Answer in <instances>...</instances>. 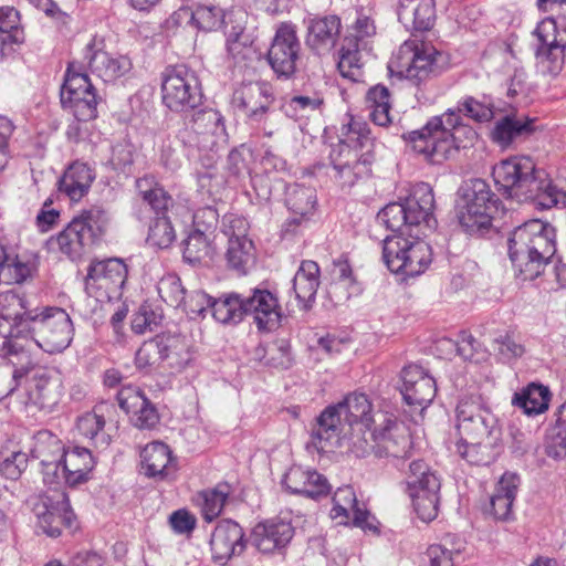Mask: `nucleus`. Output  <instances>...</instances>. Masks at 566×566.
<instances>
[{"label": "nucleus", "instance_id": "f257e3e1", "mask_svg": "<svg viewBox=\"0 0 566 566\" xmlns=\"http://www.w3.org/2000/svg\"><path fill=\"white\" fill-rule=\"evenodd\" d=\"M459 113L480 123L491 120L494 115L491 104L467 97L458 112L449 109L442 116L432 117L421 129L409 132L403 138L428 161L441 164L460 147H467L462 137L472 142L476 136L471 127L461 124Z\"/></svg>", "mask_w": 566, "mask_h": 566}, {"label": "nucleus", "instance_id": "f03ea898", "mask_svg": "<svg viewBox=\"0 0 566 566\" xmlns=\"http://www.w3.org/2000/svg\"><path fill=\"white\" fill-rule=\"evenodd\" d=\"M515 274L523 281L538 277L556 253L555 228L539 219L516 227L507 240Z\"/></svg>", "mask_w": 566, "mask_h": 566}, {"label": "nucleus", "instance_id": "7ed1b4c3", "mask_svg": "<svg viewBox=\"0 0 566 566\" xmlns=\"http://www.w3.org/2000/svg\"><path fill=\"white\" fill-rule=\"evenodd\" d=\"M373 421L371 403L367 396L353 392L321 412L312 424L310 442L318 452H328L340 446L346 426L368 428Z\"/></svg>", "mask_w": 566, "mask_h": 566}, {"label": "nucleus", "instance_id": "20e7f679", "mask_svg": "<svg viewBox=\"0 0 566 566\" xmlns=\"http://www.w3.org/2000/svg\"><path fill=\"white\" fill-rule=\"evenodd\" d=\"M369 144V132L365 125L353 122L345 139L331 153V160L335 170L334 178L343 188H350L357 179L368 176L370 172L371 156L358 150V147L364 148Z\"/></svg>", "mask_w": 566, "mask_h": 566}, {"label": "nucleus", "instance_id": "39448f33", "mask_svg": "<svg viewBox=\"0 0 566 566\" xmlns=\"http://www.w3.org/2000/svg\"><path fill=\"white\" fill-rule=\"evenodd\" d=\"M539 171L531 157L513 156L495 165L492 175L504 196L522 202L537 189Z\"/></svg>", "mask_w": 566, "mask_h": 566}, {"label": "nucleus", "instance_id": "423d86ee", "mask_svg": "<svg viewBox=\"0 0 566 566\" xmlns=\"http://www.w3.org/2000/svg\"><path fill=\"white\" fill-rule=\"evenodd\" d=\"M30 339L46 353H61L73 339L70 315L61 307H44L30 316Z\"/></svg>", "mask_w": 566, "mask_h": 566}, {"label": "nucleus", "instance_id": "0eeeda50", "mask_svg": "<svg viewBox=\"0 0 566 566\" xmlns=\"http://www.w3.org/2000/svg\"><path fill=\"white\" fill-rule=\"evenodd\" d=\"M161 101L175 113L198 107L202 102V92L196 73L185 65L166 69L161 75Z\"/></svg>", "mask_w": 566, "mask_h": 566}, {"label": "nucleus", "instance_id": "6e6552de", "mask_svg": "<svg viewBox=\"0 0 566 566\" xmlns=\"http://www.w3.org/2000/svg\"><path fill=\"white\" fill-rule=\"evenodd\" d=\"M409 495L419 518L426 523L433 521L439 510L440 479L421 460L409 464L407 474Z\"/></svg>", "mask_w": 566, "mask_h": 566}, {"label": "nucleus", "instance_id": "1a4fd4ad", "mask_svg": "<svg viewBox=\"0 0 566 566\" xmlns=\"http://www.w3.org/2000/svg\"><path fill=\"white\" fill-rule=\"evenodd\" d=\"M455 413V427L461 440L501 439L497 418L480 397L461 399Z\"/></svg>", "mask_w": 566, "mask_h": 566}, {"label": "nucleus", "instance_id": "9d476101", "mask_svg": "<svg viewBox=\"0 0 566 566\" xmlns=\"http://www.w3.org/2000/svg\"><path fill=\"white\" fill-rule=\"evenodd\" d=\"M36 311H29L27 300L15 291L0 293V335L13 344L21 343V354L28 350L30 339V316Z\"/></svg>", "mask_w": 566, "mask_h": 566}, {"label": "nucleus", "instance_id": "9b49d317", "mask_svg": "<svg viewBox=\"0 0 566 566\" xmlns=\"http://www.w3.org/2000/svg\"><path fill=\"white\" fill-rule=\"evenodd\" d=\"M249 222L239 216H226L222 221V233L228 238L224 253L227 265L239 275L247 274L255 263V250L248 238Z\"/></svg>", "mask_w": 566, "mask_h": 566}, {"label": "nucleus", "instance_id": "f8f14e48", "mask_svg": "<svg viewBox=\"0 0 566 566\" xmlns=\"http://www.w3.org/2000/svg\"><path fill=\"white\" fill-rule=\"evenodd\" d=\"M226 128L222 116L214 109H201L195 113L179 133L181 142L199 150H213L226 143Z\"/></svg>", "mask_w": 566, "mask_h": 566}, {"label": "nucleus", "instance_id": "ddd939ff", "mask_svg": "<svg viewBox=\"0 0 566 566\" xmlns=\"http://www.w3.org/2000/svg\"><path fill=\"white\" fill-rule=\"evenodd\" d=\"M438 55L433 48L406 41L390 62V69L418 85L436 72Z\"/></svg>", "mask_w": 566, "mask_h": 566}, {"label": "nucleus", "instance_id": "4468645a", "mask_svg": "<svg viewBox=\"0 0 566 566\" xmlns=\"http://www.w3.org/2000/svg\"><path fill=\"white\" fill-rule=\"evenodd\" d=\"M128 269L122 259L93 262L85 277V289L96 298H117L127 280Z\"/></svg>", "mask_w": 566, "mask_h": 566}, {"label": "nucleus", "instance_id": "2eb2a0df", "mask_svg": "<svg viewBox=\"0 0 566 566\" xmlns=\"http://www.w3.org/2000/svg\"><path fill=\"white\" fill-rule=\"evenodd\" d=\"M61 103L77 120L87 122L97 115V98L88 76L70 67L61 88Z\"/></svg>", "mask_w": 566, "mask_h": 566}, {"label": "nucleus", "instance_id": "dca6fc26", "mask_svg": "<svg viewBox=\"0 0 566 566\" xmlns=\"http://www.w3.org/2000/svg\"><path fill=\"white\" fill-rule=\"evenodd\" d=\"M32 511L38 528L51 537H57L63 526H72L74 518L69 499L61 491L35 497L32 502Z\"/></svg>", "mask_w": 566, "mask_h": 566}, {"label": "nucleus", "instance_id": "f3484780", "mask_svg": "<svg viewBox=\"0 0 566 566\" xmlns=\"http://www.w3.org/2000/svg\"><path fill=\"white\" fill-rule=\"evenodd\" d=\"M350 30L349 35L345 36L342 42L337 67L343 77L357 82L363 75L359 42L374 36L376 25L370 17L359 14Z\"/></svg>", "mask_w": 566, "mask_h": 566}, {"label": "nucleus", "instance_id": "a211bd4d", "mask_svg": "<svg viewBox=\"0 0 566 566\" xmlns=\"http://www.w3.org/2000/svg\"><path fill=\"white\" fill-rule=\"evenodd\" d=\"M533 36L538 63L551 74L559 73L565 61L566 34L558 31L555 20L545 18L533 31Z\"/></svg>", "mask_w": 566, "mask_h": 566}, {"label": "nucleus", "instance_id": "6ab92c4d", "mask_svg": "<svg viewBox=\"0 0 566 566\" xmlns=\"http://www.w3.org/2000/svg\"><path fill=\"white\" fill-rule=\"evenodd\" d=\"M403 207L410 228V237L427 235L428 232L436 229L434 196L429 184L419 182L415 185L410 195L405 199Z\"/></svg>", "mask_w": 566, "mask_h": 566}, {"label": "nucleus", "instance_id": "aec40b11", "mask_svg": "<svg viewBox=\"0 0 566 566\" xmlns=\"http://www.w3.org/2000/svg\"><path fill=\"white\" fill-rule=\"evenodd\" d=\"M300 49L296 27L292 23H282L268 52V61L279 76L290 77L294 74Z\"/></svg>", "mask_w": 566, "mask_h": 566}, {"label": "nucleus", "instance_id": "412c9836", "mask_svg": "<svg viewBox=\"0 0 566 566\" xmlns=\"http://www.w3.org/2000/svg\"><path fill=\"white\" fill-rule=\"evenodd\" d=\"M384 422V428L369 433L371 441L375 442V457L392 461L408 458L411 440L407 430L391 419H385Z\"/></svg>", "mask_w": 566, "mask_h": 566}, {"label": "nucleus", "instance_id": "4be33fe9", "mask_svg": "<svg viewBox=\"0 0 566 566\" xmlns=\"http://www.w3.org/2000/svg\"><path fill=\"white\" fill-rule=\"evenodd\" d=\"M212 559L226 564L230 558L241 555L245 547L243 528L234 521L224 518L218 522L210 536Z\"/></svg>", "mask_w": 566, "mask_h": 566}, {"label": "nucleus", "instance_id": "5701e85b", "mask_svg": "<svg viewBox=\"0 0 566 566\" xmlns=\"http://www.w3.org/2000/svg\"><path fill=\"white\" fill-rule=\"evenodd\" d=\"M294 536V527L282 518L258 523L251 532V545L261 554L271 555L284 549Z\"/></svg>", "mask_w": 566, "mask_h": 566}, {"label": "nucleus", "instance_id": "b1692460", "mask_svg": "<svg viewBox=\"0 0 566 566\" xmlns=\"http://www.w3.org/2000/svg\"><path fill=\"white\" fill-rule=\"evenodd\" d=\"M401 395L407 405L423 410L436 396V380L418 365H409L401 371Z\"/></svg>", "mask_w": 566, "mask_h": 566}, {"label": "nucleus", "instance_id": "393cba45", "mask_svg": "<svg viewBox=\"0 0 566 566\" xmlns=\"http://www.w3.org/2000/svg\"><path fill=\"white\" fill-rule=\"evenodd\" d=\"M244 315H251L259 331H273L280 325L281 307L274 294L255 289L251 295H242Z\"/></svg>", "mask_w": 566, "mask_h": 566}, {"label": "nucleus", "instance_id": "a878e982", "mask_svg": "<svg viewBox=\"0 0 566 566\" xmlns=\"http://www.w3.org/2000/svg\"><path fill=\"white\" fill-rule=\"evenodd\" d=\"M63 391L61 375L53 369H35L28 380V402L41 409L54 407Z\"/></svg>", "mask_w": 566, "mask_h": 566}, {"label": "nucleus", "instance_id": "bb28decb", "mask_svg": "<svg viewBox=\"0 0 566 566\" xmlns=\"http://www.w3.org/2000/svg\"><path fill=\"white\" fill-rule=\"evenodd\" d=\"M117 400L119 407L129 415V419L136 428L153 429L159 422L157 409L139 388L123 387L117 394Z\"/></svg>", "mask_w": 566, "mask_h": 566}, {"label": "nucleus", "instance_id": "cd10ccee", "mask_svg": "<svg viewBox=\"0 0 566 566\" xmlns=\"http://www.w3.org/2000/svg\"><path fill=\"white\" fill-rule=\"evenodd\" d=\"M32 452L42 464L43 481L59 484L61 457L65 452L61 440L49 431L39 432Z\"/></svg>", "mask_w": 566, "mask_h": 566}, {"label": "nucleus", "instance_id": "c85d7f7f", "mask_svg": "<svg viewBox=\"0 0 566 566\" xmlns=\"http://www.w3.org/2000/svg\"><path fill=\"white\" fill-rule=\"evenodd\" d=\"M342 29L337 15L311 19L307 24L306 45L317 55H327L335 48Z\"/></svg>", "mask_w": 566, "mask_h": 566}, {"label": "nucleus", "instance_id": "c756f323", "mask_svg": "<svg viewBox=\"0 0 566 566\" xmlns=\"http://www.w3.org/2000/svg\"><path fill=\"white\" fill-rule=\"evenodd\" d=\"M274 103L272 86L266 82L241 84L233 93V104L243 111L248 120Z\"/></svg>", "mask_w": 566, "mask_h": 566}, {"label": "nucleus", "instance_id": "7c9ffc66", "mask_svg": "<svg viewBox=\"0 0 566 566\" xmlns=\"http://www.w3.org/2000/svg\"><path fill=\"white\" fill-rule=\"evenodd\" d=\"M331 517L340 524H347L352 517L354 525L363 530H376L366 510L358 506L355 491L350 486L338 488L333 496Z\"/></svg>", "mask_w": 566, "mask_h": 566}, {"label": "nucleus", "instance_id": "2f4dec72", "mask_svg": "<svg viewBox=\"0 0 566 566\" xmlns=\"http://www.w3.org/2000/svg\"><path fill=\"white\" fill-rule=\"evenodd\" d=\"M88 67L92 73L104 82H113L124 76L132 69V63L126 56H114L102 48H97L95 41L86 46Z\"/></svg>", "mask_w": 566, "mask_h": 566}, {"label": "nucleus", "instance_id": "473e14b6", "mask_svg": "<svg viewBox=\"0 0 566 566\" xmlns=\"http://www.w3.org/2000/svg\"><path fill=\"white\" fill-rule=\"evenodd\" d=\"M283 485L294 494L308 497L326 495L329 491L327 480L316 471L294 465L285 473Z\"/></svg>", "mask_w": 566, "mask_h": 566}, {"label": "nucleus", "instance_id": "72a5a7b5", "mask_svg": "<svg viewBox=\"0 0 566 566\" xmlns=\"http://www.w3.org/2000/svg\"><path fill=\"white\" fill-rule=\"evenodd\" d=\"M94 458L88 449L74 447L65 450L61 457L60 481L73 486L87 480L94 468Z\"/></svg>", "mask_w": 566, "mask_h": 566}, {"label": "nucleus", "instance_id": "f704fd0d", "mask_svg": "<svg viewBox=\"0 0 566 566\" xmlns=\"http://www.w3.org/2000/svg\"><path fill=\"white\" fill-rule=\"evenodd\" d=\"M434 18V0H400L398 19L407 30L427 31Z\"/></svg>", "mask_w": 566, "mask_h": 566}, {"label": "nucleus", "instance_id": "c9c22d12", "mask_svg": "<svg viewBox=\"0 0 566 566\" xmlns=\"http://www.w3.org/2000/svg\"><path fill=\"white\" fill-rule=\"evenodd\" d=\"M518 484L520 478L517 474L511 472L504 473L490 497L486 512L495 520H509L512 515V505L517 493Z\"/></svg>", "mask_w": 566, "mask_h": 566}, {"label": "nucleus", "instance_id": "e433bc0d", "mask_svg": "<svg viewBox=\"0 0 566 566\" xmlns=\"http://www.w3.org/2000/svg\"><path fill=\"white\" fill-rule=\"evenodd\" d=\"M95 177V170L88 164L74 161L61 177L59 189L72 201H78L88 192Z\"/></svg>", "mask_w": 566, "mask_h": 566}, {"label": "nucleus", "instance_id": "4c0bfd02", "mask_svg": "<svg viewBox=\"0 0 566 566\" xmlns=\"http://www.w3.org/2000/svg\"><path fill=\"white\" fill-rule=\"evenodd\" d=\"M142 467L150 478L165 479L176 471L171 450L160 441L147 444L140 452Z\"/></svg>", "mask_w": 566, "mask_h": 566}, {"label": "nucleus", "instance_id": "58836bf2", "mask_svg": "<svg viewBox=\"0 0 566 566\" xmlns=\"http://www.w3.org/2000/svg\"><path fill=\"white\" fill-rule=\"evenodd\" d=\"M88 247L84 234L78 231L72 221L61 232L46 241L49 252L62 254L72 261L80 260Z\"/></svg>", "mask_w": 566, "mask_h": 566}, {"label": "nucleus", "instance_id": "ea45409f", "mask_svg": "<svg viewBox=\"0 0 566 566\" xmlns=\"http://www.w3.org/2000/svg\"><path fill=\"white\" fill-rule=\"evenodd\" d=\"M319 286L318 264L311 260L302 261L293 277V291L302 308H308L315 301Z\"/></svg>", "mask_w": 566, "mask_h": 566}, {"label": "nucleus", "instance_id": "a19ab883", "mask_svg": "<svg viewBox=\"0 0 566 566\" xmlns=\"http://www.w3.org/2000/svg\"><path fill=\"white\" fill-rule=\"evenodd\" d=\"M73 224L84 234L88 245L97 243L106 233L109 218L107 212L97 206L82 210L72 218Z\"/></svg>", "mask_w": 566, "mask_h": 566}, {"label": "nucleus", "instance_id": "79ce46f5", "mask_svg": "<svg viewBox=\"0 0 566 566\" xmlns=\"http://www.w3.org/2000/svg\"><path fill=\"white\" fill-rule=\"evenodd\" d=\"M533 123V119L506 115L495 123L491 133L492 140L502 148H506L534 133Z\"/></svg>", "mask_w": 566, "mask_h": 566}, {"label": "nucleus", "instance_id": "37998d69", "mask_svg": "<svg viewBox=\"0 0 566 566\" xmlns=\"http://www.w3.org/2000/svg\"><path fill=\"white\" fill-rule=\"evenodd\" d=\"M500 439L461 440L457 443V453L474 465H486L499 454Z\"/></svg>", "mask_w": 566, "mask_h": 566}, {"label": "nucleus", "instance_id": "c03bdc74", "mask_svg": "<svg viewBox=\"0 0 566 566\" xmlns=\"http://www.w3.org/2000/svg\"><path fill=\"white\" fill-rule=\"evenodd\" d=\"M432 261V251L430 245L420 240L419 237L408 238V249L402 261V269L398 274L406 276H416L423 273Z\"/></svg>", "mask_w": 566, "mask_h": 566}, {"label": "nucleus", "instance_id": "a18cd8bd", "mask_svg": "<svg viewBox=\"0 0 566 566\" xmlns=\"http://www.w3.org/2000/svg\"><path fill=\"white\" fill-rule=\"evenodd\" d=\"M19 23L20 15L13 7L0 8V60L13 51V45L23 41Z\"/></svg>", "mask_w": 566, "mask_h": 566}, {"label": "nucleus", "instance_id": "49530a36", "mask_svg": "<svg viewBox=\"0 0 566 566\" xmlns=\"http://www.w3.org/2000/svg\"><path fill=\"white\" fill-rule=\"evenodd\" d=\"M161 360L170 368L181 370L192 360L189 339L184 336L169 335L161 337Z\"/></svg>", "mask_w": 566, "mask_h": 566}, {"label": "nucleus", "instance_id": "de8ad7c7", "mask_svg": "<svg viewBox=\"0 0 566 566\" xmlns=\"http://www.w3.org/2000/svg\"><path fill=\"white\" fill-rule=\"evenodd\" d=\"M464 542L457 536L447 535L440 544L430 545L426 551L429 566H454L464 551Z\"/></svg>", "mask_w": 566, "mask_h": 566}, {"label": "nucleus", "instance_id": "09e8293b", "mask_svg": "<svg viewBox=\"0 0 566 566\" xmlns=\"http://www.w3.org/2000/svg\"><path fill=\"white\" fill-rule=\"evenodd\" d=\"M551 392L543 385L531 384L522 392L515 394L513 403L528 416L543 413L548 409Z\"/></svg>", "mask_w": 566, "mask_h": 566}, {"label": "nucleus", "instance_id": "8fccbe9b", "mask_svg": "<svg viewBox=\"0 0 566 566\" xmlns=\"http://www.w3.org/2000/svg\"><path fill=\"white\" fill-rule=\"evenodd\" d=\"M104 427L105 419L98 413V409L82 415L76 422L78 434L101 448H106L111 442V437L104 431Z\"/></svg>", "mask_w": 566, "mask_h": 566}, {"label": "nucleus", "instance_id": "3c124183", "mask_svg": "<svg viewBox=\"0 0 566 566\" xmlns=\"http://www.w3.org/2000/svg\"><path fill=\"white\" fill-rule=\"evenodd\" d=\"M366 105L370 119L378 126H387L391 123L390 93L386 86L376 85L368 90Z\"/></svg>", "mask_w": 566, "mask_h": 566}, {"label": "nucleus", "instance_id": "603ef678", "mask_svg": "<svg viewBox=\"0 0 566 566\" xmlns=\"http://www.w3.org/2000/svg\"><path fill=\"white\" fill-rule=\"evenodd\" d=\"M230 493V485L220 483L216 488L205 490L198 494L205 521L212 522L221 514Z\"/></svg>", "mask_w": 566, "mask_h": 566}, {"label": "nucleus", "instance_id": "864d4df0", "mask_svg": "<svg viewBox=\"0 0 566 566\" xmlns=\"http://www.w3.org/2000/svg\"><path fill=\"white\" fill-rule=\"evenodd\" d=\"M242 295L238 293L228 294L224 297L212 300L211 313L216 321L222 324H237L244 316Z\"/></svg>", "mask_w": 566, "mask_h": 566}, {"label": "nucleus", "instance_id": "5fc2aeb1", "mask_svg": "<svg viewBox=\"0 0 566 566\" xmlns=\"http://www.w3.org/2000/svg\"><path fill=\"white\" fill-rule=\"evenodd\" d=\"M333 283L329 293L338 296V301L348 300L357 292L356 280L353 275L350 264L345 259H338L333 263Z\"/></svg>", "mask_w": 566, "mask_h": 566}, {"label": "nucleus", "instance_id": "6e6d98bb", "mask_svg": "<svg viewBox=\"0 0 566 566\" xmlns=\"http://www.w3.org/2000/svg\"><path fill=\"white\" fill-rule=\"evenodd\" d=\"M537 189L534 190L532 197L528 198L542 209H549L555 206H566V191L553 185L551 179L545 177L544 171L538 174Z\"/></svg>", "mask_w": 566, "mask_h": 566}, {"label": "nucleus", "instance_id": "4d7b16f0", "mask_svg": "<svg viewBox=\"0 0 566 566\" xmlns=\"http://www.w3.org/2000/svg\"><path fill=\"white\" fill-rule=\"evenodd\" d=\"M136 187L143 200L157 213L166 211L172 202L167 191L155 182L153 178L145 177L138 179Z\"/></svg>", "mask_w": 566, "mask_h": 566}, {"label": "nucleus", "instance_id": "13d9d810", "mask_svg": "<svg viewBox=\"0 0 566 566\" xmlns=\"http://www.w3.org/2000/svg\"><path fill=\"white\" fill-rule=\"evenodd\" d=\"M286 206L295 214L307 216L316 205L315 189L301 185H292L286 189Z\"/></svg>", "mask_w": 566, "mask_h": 566}, {"label": "nucleus", "instance_id": "bf43d9fd", "mask_svg": "<svg viewBox=\"0 0 566 566\" xmlns=\"http://www.w3.org/2000/svg\"><path fill=\"white\" fill-rule=\"evenodd\" d=\"M494 211L474 209L463 206L459 211V222L470 235H480L485 233L492 226V213Z\"/></svg>", "mask_w": 566, "mask_h": 566}, {"label": "nucleus", "instance_id": "052dcab7", "mask_svg": "<svg viewBox=\"0 0 566 566\" xmlns=\"http://www.w3.org/2000/svg\"><path fill=\"white\" fill-rule=\"evenodd\" d=\"M408 249V238L401 234L386 237L382 241V259L392 273H399Z\"/></svg>", "mask_w": 566, "mask_h": 566}, {"label": "nucleus", "instance_id": "680f3d73", "mask_svg": "<svg viewBox=\"0 0 566 566\" xmlns=\"http://www.w3.org/2000/svg\"><path fill=\"white\" fill-rule=\"evenodd\" d=\"M464 206L483 211H495V200L489 185L482 179L471 180L464 193Z\"/></svg>", "mask_w": 566, "mask_h": 566}, {"label": "nucleus", "instance_id": "e2e57ef3", "mask_svg": "<svg viewBox=\"0 0 566 566\" xmlns=\"http://www.w3.org/2000/svg\"><path fill=\"white\" fill-rule=\"evenodd\" d=\"M377 219L387 229L399 232L403 235L405 233L410 237V228L406 217L403 202H391L387 205L381 211L378 212Z\"/></svg>", "mask_w": 566, "mask_h": 566}, {"label": "nucleus", "instance_id": "0e129e2a", "mask_svg": "<svg viewBox=\"0 0 566 566\" xmlns=\"http://www.w3.org/2000/svg\"><path fill=\"white\" fill-rule=\"evenodd\" d=\"M282 112V109L268 106L265 109L261 111L255 118H250L249 123L261 130L264 136L272 137L277 134L286 123V118Z\"/></svg>", "mask_w": 566, "mask_h": 566}, {"label": "nucleus", "instance_id": "69168bd1", "mask_svg": "<svg viewBox=\"0 0 566 566\" xmlns=\"http://www.w3.org/2000/svg\"><path fill=\"white\" fill-rule=\"evenodd\" d=\"M157 290L161 300L171 307L178 308L182 305L186 291L180 279L175 274H167L160 279Z\"/></svg>", "mask_w": 566, "mask_h": 566}, {"label": "nucleus", "instance_id": "338daca9", "mask_svg": "<svg viewBox=\"0 0 566 566\" xmlns=\"http://www.w3.org/2000/svg\"><path fill=\"white\" fill-rule=\"evenodd\" d=\"M184 245V259L189 263L200 262L210 255L209 238L203 232H190Z\"/></svg>", "mask_w": 566, "mask_h": 566}, {"label": "nucleus", "instance_id": "774afa93", "mask_svg": "<svg viewBox=\"0 0 566 566\" xmlns=\"http://www.w3.org/2000/svg\"><path fill=\"white\" fill-rule=\"evenodd\" d=\"M557 423L547 440L546 453L554 459H562L566 457V401L559 408Z\"/></svg>", "mask_w": 566, "mask_h": 566}]
</instances>
